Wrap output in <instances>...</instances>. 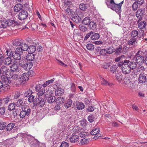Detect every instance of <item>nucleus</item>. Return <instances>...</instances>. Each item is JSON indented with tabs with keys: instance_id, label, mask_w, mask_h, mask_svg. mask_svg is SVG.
<instances>
[{
	"instance_id": "1",
	"label": "nucleus",
	"mask_w": 147,
	"mask_h": 147,
	"mask_svg": "<svg viewBox=\"0 0 147 147\" xmlns=\"http://www.w3.org/2000/svg\"><path fill=\"white\" fill-rule=\"evenodd\" d=\"M105 3L107 7L117 13L119 14L121 11V7L123 3V1L119 4L115 3L114 0H105Z\"/></svg>"
},
{
	"instance_id": "2",
	"label": "nucleus",
	"mask_w": 147,
	"mask_h": 147,
	"mask_svg": "<svg viewBox=\"0 0 147 147\" xmlns=\"http://www.w3.org/2000/svg\"><path fill=\"white\" fill-rule=\"evenodd\" d=\"M84 13L80 9H76L72 13L71 20L77 23H80L82 22V18L84 17Z\"/></svg>"
},
{
	"instance_id": "3",
	"label": "nucleus",
	"mask_w": 147,
	"mask_h": 147,
	"mask_svg": "<svg viewBox=\"0 0 147 147\" xmlns=\"http://www.w3.org/2000/svg\"><path fill=\"white\" fill-rule=\"evenodd\" d=\"M144 53L141 50H139L134 57V60L136 63L140 65H142L144 62Z\"/></svg>"
},
{
	"instance_id": "4",
	"label": "nucleus",
	"mask_w": 147,
	"mask_h": 147,
	"mask_svg": "<svg viewBox=\"0 0 147 147\" xmlns=\"http://www.w3.org/2000/svg\"><path fill=\"white\" fill-rule=\"evenodd\" d=\"M131 78L128 76H125L124 78V83L129 88L134 87V84L133 83L131 82Z\"/></svg>"
},
{
	"instance_id": "5",
	"label": "nucleus",
	"mask_w": 147,
	"mask_h": 147,
	"mask_svg": "<svg viewBox=\"0 0 147 147\" xmlns=\"http://www.w3.org/2000/svg\"><path fill=\"white\" fill-rule=\"evenodd\" d=\"M22 53L23 52L21 51V50L19 49V48H17L16 49L15 53H13V57L16 60H20L21 59V55Z\"/></svg>"
},
{
	"instance_id": "6",
	"label": "nucleus",
	"mask_w": 147,
	"mask_h": 147,
	"mask_svg": "<svg viewBox=\"0 0 147 147\" xmlns=\"http://www.w3.org/2000/svg\"><path fill=\"white\" fill-rule=\"evenodd\" d=\"M22 61H20L19 62V64L25 70L28 71L33 66V64L32 62H30L22 64L21 63Z\"/></svg>"
},
{
	"instance_id": "7",
	"label": "nucleus",
	"mask_w": 147,
	"mask_h": 147,
	"mask_svg": "<svg viewBox=\"0 0 147 147\" xmlns=\"http://www.w3.org/2000/svg\"><path fill=\"white\" fill-rule=\"evenodd\" d=\"M28 16V13L25 10L21 11L18 15V18L20 20L26 19Z\"/></svg>"
},
{
	"instance_id": "8",
	"label": "nucleus",
	"mask_w": 147,
	"mask_h": 147,
	"mask_svg": "<svg viewBox=\"0 0 147 147\" xmlns=\"http://www.w3.org/2000/svg\"><path fill=\"white\" fill-rule=\"evenodd\" d=\"M31 109L30 108L24 109L20 113V117L21 118H24L26 115L28 116L30 113Z\"/></svg>"
},
{
	"instance_id": "9",
	"label": "nucleus",
	"mask_w": 147,
	"mask_h": 147,
	"mask_svg": "<svg viewBox=\"0 0 147 147\" xmlns=\"http://www.w3.org/2000/svg\"><path fill=\"white\" fill-rule=\"evenodd\" d=\"M45 98H41L39 97L35 98V102H34V103L36 105L38 104L40 106L42 107L45 105Z\"/></svg>"
},
{
	"instance_id": "10",
	"label": "nucleus",
	"mask_w": 147,
	"mask_h": 147,
	"mask_svg": "<svg viewBox=\"0 0 147 147\" xmlns=\"http://www.w3.org/2000/svg\"><path fill=\"white\" fill-rule=\"evenodd\" d=\"M129 63L124 64L121 67L122 71L124 74H129L131 71L130 68L129 67Z\"/></svg>"
},
{
	"instance_id": "11",
	"label": "nucleus",
	"mask_w": 147,
	"mask_h": 147,
	"mask_svg": "<svg viewBox=\"0 0 147 147\" xmlns=\"http://www.w3.org/2000/svg\"><path fill=\"white\" fill-rule=\"evenodd\" d=\"M130 36L131 38H137L138 40H140L142 36L138 34V32L136 30H133L130 32Z\"/></svg>"
},
{
	"instance_id": "12",
	"label": "nucleus",
	"mask_w": 147,
	"mask_h": 147,
	"mask_svg": "<svg viewBox=\"0 0 147 147\" xmlns=\"http://www.w3.org/2000/svg\"><path fill=\"white\" fill-rule=\"evenodd\" d=\"M9 68L7 66L3 65L0 67V75L1 74L3 75H7V73L9 72Z\"/></svg>"
},
{
	"instance_id": "13",
	"label": "nucleus",
	"mask_w": 147,
	"mask_h": 147,
	"mask_svg": "<svg viewBox=\"0 0 147 147\" xmlns=\"http://www.w3.org/2000/svg\"><path fill=\"white\" fill-rule=\"evenodd\" d=\"M143 13V11L142 9H138L136 13V16L137 18L138 19V22H140L142 18Z\"/></svg>"
},
{
	"instance_id": "14",
	"label": "nucleus",
	"mask_w": 147,
	"mask_h": 147,
	"mask_svg": "<svg viewBox=\"0 0 147 147\" xmlns=\"http://www.w3.org/2000/svg\"><path fill=\"white\" fill-rule=\"evenodd\" d=\"M6 75H3L1 76V79L2 82L5 84V86L11 83V80H9Z\"/></svg>"
},
{
	"instance_id": "15",
	"label": "nucleus",
	"mask_w": 147,
	"mask_h": 147,
	"mask_svg": "<svg viewBox=\"0 0 147 147\" xmlns=\"http://www.w3.org/2000/svg\"><path fill=\"white\" fill-rule=\"evenodd\" d=\"M10 70L13 71H19L20 70L19 65L16 62L14 63L11 65Z\"/></svg>"
},
{
	"instance_id": "16",
	"label": "nucleus",
	"mask_w": 147,
	"mask_h": 147,
	"mask_svg": "<svg viewBox=\"0 0 147 147\" xmlns=\"http://www.w3.org/2000/svg\"><path fill=\"white\" fill-rule=\"evenodd\" d=\"M138 80L140 83H145L146 82V78L145 75L141 74L139 75Z\"/></svg>"
},
{
	"instance_id": "17",
	"label": "nucleus",
	"mask_w": 147,
	"mask_h": 147,
	"mask_svg": "<svg viewBox=\"0 0 147 147\" xmlns=\"http://www.w3.org/2000/svg\"><path fill=\"white\" fill-rule=\"evenodd\" d=\"M9 78L11 79V81H17L19 79L18 78V75L16 74H10L9 76Z\"/></svg>"
},
{
	"instance_id": "18",
	"label": "nucleus",
	"mask_w": 147,
	"mask_h": 147,
	"mask_svg": "<svg viewBox=\"0 0 147 147\" xmlns=\"http://www.w3.org/2000/svg\"><path fill=\"white\" fill-rule=\"evenodd\" d=\"M138 40L137 39V38H132L128 40L127 42V43L128 45L130 46L132 45L134 47L135 46L136 43H137L138 41Z\"/></svg>"
},
{
	"instance_id": "19",
	"label": "nucleus",
	"mask_w": 147,
	"mask_h": 147,
	"mask_svg": "<svg viewBox=\"0 0 147 147\" xmlns=\"http://www.w3.org/2000/svg\"><path fill=\"white\" fill-rule=\"evenodd\" d=\"M76 106H74L75 108H77L79 110H81L83 109L85 107V105L83 103L80 102H76Z\"/></svg>"
},
{
	"instance_id": "20",
	"label": "nucleus",
	"mask_w": 147,
	"mask_h": 147,
	"mask_svg": "<svg viewBox=\"0 0 147 147\" xmlns=\"http://www.w3.org/2000/svg\"><path fill=\"white\" fill-rule=\"evenodd\" d=\"M35 58V54L32 53H29L26 57V59L29 61H33Z\"/></svg>"
},
{
	"instance_id": "21",
	"label": "nucleus",
	"mask_w": 147,
	"mask_h": 147,
	"mask_svg": "<svg viewBox=\"0 0 147 147\" xmlns=\"http://www.w3.org/2000/svg\"><path fill=\"white\" fill-rule=\"evenodd\" d=\"M28 46L26 43H21L19 49L21 50V51H26L28 50Z\"/></svg>"
},
{
	"instance_id": "22",
	"label": "nucleus",
	"mask_w": 147,
	"mask_h": 147,
	"mask_svg": "<svg viewBox=\"0 0 147 147\" xmlns=\"http://www.w3.org/2000/svg\"><path fill=\"white\" fill-rule=\"evenodd\" d=\"M89 7L88 4L82 3L80 4L79 6L80 9L81 10L85 11Z\"/></svg>"
},
{
	"instance_id": "23",
	"label": "nucleus",
	"mask_w": 147,
	"mask_h": 147,
	"mask_svg": "<svg viewBox=\"0 0 147 147\" xmlns=\"http://www.w3.org/2000/svg\"><path fill=\"white\" fill-rule=\"evenodd\" d=\"M23 6L20 4H18L16 5L14 8V11L15 12H18L22 10Z\"/></svg>"
},
{
	"instance_id": "24",
	"label": "nucleus",
	"mask_w": 147,
	"mask_h": 147,
	"mask_svg": "<svg viewBox=\"0 0 147 147\" xmlns=\"http://www.w3.org/2000/svg\"><path fill=\"white\" fill-rule=\"evenodd\" d=\"M7 20H1L0 21V26L2 28H5L8 26Z\"/></svg>"
},
{
	"instance_id": "25",
	"label": "nucleus",
	"mask_w": 147,
	"mask_h": 147,
	"mask_svg": "<svg viewBox=\"0 0 147 147\" xmlns=\"http://www.w3.org/2000/svg\"><path fill=\"white\" fill-rule=\"evenodd\" d=\"M8 26H11L12 27L15 26L18 24V23L14 20H7Z\"/></svg>"
},
{
	"instance_id": "26",
	"label": "nucleus",
	"mask_w": 147,
	"mask_h": 147,
	"mask_svg": "<svg viewBox=\"0 0 147 147\" xmlns=\"http://www.w3.org/2000/svg\"><path fill=\"white\" fill-rule=\"evenodd\" d=\"M90 19V17H86L84 18L83 20H82V23L84 24L88 25L91 21Z\"/></svg>"
},
{
	"instance_id": "27",
	"label": "nucleus",
	"mask_w": 147,
	"mask_h": 147,
	"mask_svg": "<svg viewBox=\"0 0 147 147\" xmlns=\"http://www.w3.org/2000/svg\"><path fill=\"white\" fill-rule=\"evenodd\" d=\"M12 61L10 57H6L5 58L3 61L4 63L6 65L10 64Z\"/></svg>"
},
{
	"instance_id": "28",
	"label": "nucleus",
	"mask_w": 147,
	"mask_h": 147,
	"mask_svg": "<svg viewBox=\"0 0 147 147\" xmlns=\"http://www.w3.org/2000/svg\"><path fill=\"white\" fill-rule=\"evenodd\" d=\"M100 38V35L98 33H96L93 34L90 36V39L93 40L98 39Z\"/></svg>"
},
{
	"instance_id": "29",
	"label": "nucleus",
	"mask_w": 147,
	"mask_h": 147,
	"mask_svg": "<svg viewBox=\"0 0 147 147\" xmlns=\"http://www.w3.org/2000/svg\"><path fill=\"white\" fill-rule=\"evenodd\" d=\"M14 126V123H10L7 125L6 127V130L7 131H10L12 129Z\"/></svg>"
},
{
	"instance_id": "30",
	"label": "nucleus",
	"mask_w": 147,
	"mask_h": 147,
	"mask_svg": "<svg viewBox=\"0 0 147 147\" xmlns=\"http://www.w3.org/2000/svg\"><path fill=\"white\" fill-rule=\"evenodd\" d=\"M117 68L118 67L117 65H113L110 67V71L113 74L115 73L117 71Z\"/></svg>"
},
{
	"instance_id": "31",
	"label": "nucleus",
	"mask_w": 147,
	"mask_h": 147,
	"mask_svg": "<svg viewBox=\"0 0 147 147\" xmlns=\"http://www.w3.org/2000/svg\"><path fill=\"white\" fill-rule=\"evenodd\" d=\"M125 58V57L123 55H122L120 56L116 57L115 59V61L116 62H118L119 61H123V59H124Z\"/></svg>"
},
{
	"instance_id": "32",
	"label": "nucleus",
	"mask_w": 147,
	"mask_h": 147,
	"mask_svg": "<svg viewBox=\"0 0 147 147\" xmlns=\"http://www.w3.org/2000/svg\"><path fill=\"white\" fill-rule=\"evenodd\" d=\"M36 50V48L35 46L32 45L29 47L28 51L30 53H33Z\"/></svg>"
},
{
	"instance_id": "33",
	"label": "nucleus",
	"mask_w": 147,
	"mask_h": 147,
	"mask_svg": "<svg viewBox=\"0 0 147 147\" xmlns=\"http://www.w3.org/2000/svg\"><path fill=\"white\" fill-rule=\"evenodd\" d=\"M22 78L23 81H26L28 80L29 79L28 74L25 73L23 74L22 75Z\"/></svg>"
},
{
	"instance_id": "34",
	"label": "nucleus",
	"mask_w": 147,
	"mask_h": 147,
	"mask_svg": "<svg viewBox=\"0 0 147 147\" xmlns=\"http://www.w3.org/2000/svg\"><path fill=\"white\" fill-rule=\"evenodd\" d=\"M130 61L129 60H125L123 61H121L118 63L117 65L119 67H120L121 66H123V65H124V64L125 63H129Z\"/></svg>"
},
{
	"instance_id": "35",
	"label": "nucleus",
	"mask_w": 147,
	"mask_h": 147,
	"mask_svg": "<svg viewBox=\"0 0 147 147\" xmlns=\"http://www.w3.org/2000/svg\"><path fill=\"white\" fill-rule=\"evenodd\" d=\"M88 25L89 28L90 30L93 29L96 27V24L95 22L91 21Z\"/></svg>"
},
{
	"instance_id": "36",
	"label": "nucleus",
	"mask_w": 147,
	"mask_h": 147,
	"mask_svg": "<svg viewBox=\"0 0 147 147\" xmlns=\"http://www.w3.org/2000/svg\"><path fill=\"white\" fill-rule=\"evenodd\" d=\"M79 28L81 31L83 32L86 31L88 30V28L86 26L82 24L79 25Z\"/></svg>"
},
{
	"instance_id": "37",
	"label": "nucleus",
	"mask_w": 147,
	"mask_h": 147,
	"mask_svg": "<svg viewBox=\"0 0 147 147\" xmlns=\"http://www.w3.org/2000/svg\"><path fill=\"white\" fill-rule=\"evenodd\" d=\"M129 67L130 68V69H133L136 68L137 67L136 63L134 62H131L130 63L129 62Z\"/></svg>"
},
{
	"instance_id": "38",
	"label": "nucleus",
	"mask_w": 147,
	"mask_h": 147,
	"mask_svg": "<svg viewBox=\"0 0 147 147\" xmlns=\"http://www.w3.org/2000/svg\"><path fill=\"white\" fill-rule=\"evenodd\" d=\"M55 99V97L54 96H48L47 101L49 103H51L54 102Z\"/></svg>"
},
{
	"instance_id": "39",
	"label": "nucleus",
	"mask_w": 147,
	"mask_h": 147,
	"mask_svg": "<svg viewBox=\"0 0 147 147\" xmlns=\"http://www.w3.org/2000/svg\"><path fill=\"white\" fill-rule=\"evenodd\" d=\"M23 98H20L18 99L15 103L16 107H19L22 105L23 104Z\"/></svg>"
},
{
	"instance_id": "40",
	"label": "nucleus",
	"mask_w": 147,
	"mask_h": 147,
	"mask_svg": "<svg viewBox=\"0 0 147 147\" xmlns=\"http://www.w3.org/2000/svg\"><path fill=\"white\" fill-rule=\"evenodd\" d=\"M139 23L138 27L140 29L144 28L146 26V23L145 21L140 22Z\"/></svg>"
},
{
	"instance_id": "41",
	"label": "nucleus",
	"mask_w": 147,
	"mask_h": 147,
	"mask_svg": "<svg viewBox=\"0 0 147 147\" xmlns=\"http://www.w3.org/2000/svg\"><path fill=\"white\" fill-rule=\"evenodd\" d=\"M78 137L76 135H74L70 138V140L71 142H75L78 140Z\"/></svg>"
},
{
	"instance_id": "42",
	"label": "nucleus",
	"mask_w": 147,
	"mask_h": 147,
	"mask_svg": "<svg viewBox=\"0 0 147 147\" xmlns=\"http://www.w3.org/2000/svg\"><path fill=\"white\" fill-rule=\"evenodd\" d=\"M28 101L30 103L33 102H35V99H34V96L33 95H31L28 97Z\"/></svg>"
},
{
	"instance_id": "43",
	"label": "nucleus",
	"mask_w": 147,
	"mask_h": 147,
	"mask_svg": "<svg viewBox=\"0 0 147 147\" xmlns=\"http://www.w3.org/2000/svg\"><path fill=\"white\" fill-rule=\"evenodd\" d=\"M107 54H111L115 51V49L113 47H108L106 49Z\"/></svg>"
},
{
	"instance_id": "44",
	"label": "nucleus",
	"mask_w": 147,
	"mask_h": 147,
	"mask_svg": "<svg viewBox=\"0 0 147 147\" xmlns=\"http://www.w3.org/2000/svg\"><path fill=\"white\" fill-rule=\"evenodd\" d=\"M99 131L98 128L94 129L91 132L90 134L94 135L97 134Z\"/></svg>"
},
{
	"instance_id": "45",
	"label": "nucleus",
	"mask_w": 147,
	"mask_h": 147,
	"mask_svg": "<svg viewBox=\"0 0 147 147\" xmlns=\"http://www.w3.org/2000/svg\"><path fill=\"white\" fill-rule=\"evenodd\" d=\"M16 106L15 103H10L8 106V109L9 111L13 110L15 108Z\"/></svg>"
},
{
	"instance_id": "46",
	"label": "nucleus",
	"mask_w": 147,
	"mask_h": 147,
	"mask_svg": "<svg viewBox=\"0 0 147 147\" xmlns=\"http://www.w3.org/2000/svg\"><path fill=\"white\" fill-rule=\"evenodd\" d=\"M94 119V116L93 115H90L88 117V121L90 123L93 122Z\"/></svg>"
},
{
	"instance_id": "47",
	"label": "nucleus",
	"mask_w": 147,
	"mask_h": 147,
	"mask_svg": "<svg viewBox=\"0 0 147 147\" xmlns=\"http://www.w3.org/2000/svg\"><path fill=\"white\" fill-rule=\"evenodd\" d=\"M86 48L89 50H92L94 48V45L91 44H88L86 45Z\"/></svg>"
},
{
	"instance_id": "48",
	"label": "nucleus",
	"mask_w": 147,
	"mask_h": 147,
	"mask_svg": "<svg viewBox=\"0 0 147 147\" xmlns=\"http://www.w3.org/2000/svg\"><path fill=\"white\" fill-rule=\"evenodd\" d=\"M32 90H29L26 92L24 94V95L25 97H28L32 94Z\"/></svg>"
},
{
	"instance_id": "49",
	"label": "nucleus",
	"mask_w": 147,
	"mask_h": 147,
	"mask_svg": "<svg viewBox=\"0 0 147 147\" xmlns=\"http://www.w3.org/2000/svg\"><path fill=\"white\" fill-rule=\"evenodd\" d=\"M115 77L116 80H117L119 82H121L122 80V76L118 74L115 75Z\"/></svg>"
},
{
	"instance_id": "50",
	"label": "nucleus",
	"mask_w": 147,
	"mask_h": 147,
	"mask_svg": "<svg viewBox=\"0 0 147 147\" xmlns=\"http://www.w3.org/2000/svg\"><path fill=\"white\" fill-rule=\"evenodd\" d=\"M21 44V42L18 39L15 40L13 42V45L16 46H20Z\"/></svg>"
},
{
	"instance_id": "51",
	"label": "nucleus",
	"mask_w": 147,
	"mask_h": 147,
	"mask_svg": "<svg viewBox=\"0 0 147 147\" xmlns=\"http://www.w3.org/2000/svg\"><path fill=\"white\" fill-rule=\"evenodd\" d=\"M101 82L102 84L106 86L109 85V86H111L112 84H109L106 80H105L103 78H102L101 80Z\"/></svg>"
},
{
	"instance_id": "52",
	"label": "nucleus",
	"mask_w": 147,
	"mask_h": 147,
	"mask_svg": "<svg viewBox=\"0 0 147 147\" xmlns=\"http://www.w3.org/2000/svg\"><path fill=\"white\" fill-rule=\"evenodd\" d=\"M5 52L7 53V54L8 56L13 57V53L12 52L11 50L7 49Z\"/></svg>"
},
{
	"instance_id": "53",
	"label": "nucleus",
	"mask_w": 147,
	"mask_h": 147,
	"mask_svg": "<svg viewBox=\"0 0 147 147\" xmlns=\"http://www.w3.org/2000/svg\"><path fill=\"white\" fill-rule=\"evenodd\" d=\"M3 99V103H4L5 104H7L9 100V98L7 96L5 98H2Z\"/></svg>"
},
{
	"instance_id": "54",
	"label": "nucleus",
	"mask_w": 147,
	"mask_h": 147,
	"mask_svg": "<svg viewBox=\"0 0 147 147\" xmlns=\"http://www.w3.org/2000/svg\"><path fill=\"white\" fill-rule=\"evenodd\" d=\"M45 90L44 89H42L40 90L37 93L38 96H41L45 93Z\"/></svg>"
},
{
	"instance_id": "55",
	"label": "nucleus",
	"mask_w": 147,
	"mask_h": 147,
	"mask_svg": "<svg viewBox=\"0 0 147 147\" xmlns=\"http://www.w3.org/2000/svg\"><path fill=\"white\" fill-rule=\"evenodd\" d=\"M56 91L57 92V93H59V94L63 93L64 91L63 89L60 88L58 87L57 88L56 90Z\"/></svg>"
},
{
	"instance_id": "56",
	"label": "nucleus",
	"mask_w": 147,
	"mask_h": 147,
	"mask_svg": "<svg viewBox=\"0 0 147 147\" xmlns=\"http://www.w3.org/2000/svg\"><path fill=\"white\" fill-rule=\"evenodd\" d=\"M69 146L68 143L65 142H63L59 147H68Z\"/></svg>"
},
{
	"instance_id": "57",
	"label": "nucleus",
	"mask_w": 147,
	"mask_h": 147,
	"mask_svg": "<svg viewBox=\"0 0 147 147\" xmlns=\"http://www.w3.org/2000/svg\"><path fill=\"white\" fill-rule=\"evenodd\" d=\"M99 53L100 55H105L106 54H107L106 49H101Z\"/></svg>"
},
{
	"instance_id": "58",
	"label": "nucleus",
	"mask_w": 147,
	"mask_h": 147,
	"mask_svg": "<svg viewBox=\"0 0 147 147\" xmlns=\"http://www.w3.org/2000/svg\"><path fill=\"white\" fill-rule=\"evenodd\" d=\"M6 126V123L5 122H3L1 123L0 122V130H2L4 129L5 127Z\"/></svg>"
},
{
	"instance_id": "59",
	"label": "nucleus",
	"mask_w": 147,
	"mask_h": 147,
	"mask_svg": "<svg viewBox=\"0 0 147 147\" xmlns=\"http://www.w3.org/2000/svg\"><path fill=\"white\" fill-rule=\"evenodd\" d=\"M94 32L91 31L89 33L87 34L84 38V40H87L90 37L91 35Z\"/></svg>"
},
{
	"instance_id": "60",
	"label": "nucleus",
	"mask_w": 147,
	"mask_h": 147,
	"mask_svg": "<svg viewBox=\"0 0 147 147\" xmlns=\"http://www.w3.org/2000/svg\"><path fill=\"white\" fill-rule=\"evenodd\" d=\"M122 50V47H119V48L116 49L115 50V53L116 54H118L121 53Z\"/></svg>"
},
{
	"instance_id": "61",
	"label": "nucleus",
	"mask_w": 147,
	"mask_h": 147,
	"mask_svg": "<svg viewBox=\"0 0 147 147\" xmlns=\"http://www.w3.org/2000/svg\"><path fill=\"white\" fill-rule=\"evenodd\" d=\"M137 4V3L135 2L133 4L132 8L134 11H135L137 9L138 7V5Z\"/></svg>"
},
{
	"instance_id": "62",
	"label": "nucleus",
	"mask_w": 147,
	"mask_h": 147,
	"mask_svg": "<svg viewBox=\"0 0 147 147\" xmlns=\"http://www.w3.org/2000/svg\"><path fill=\"white\" fill-rule=\"evenodd\" d=\"M5 108L2 107L0 108V113L1 115H3L5 113Z\"/></svg>"
},
{
	"instance_id": "63",
	"label": "nucleus",
	"mask_w": 147,
	"mask_h": 147,
	"mask_svg": "<svg viewBox=\"0 0 147 147\" xmlns=\"http://www.w3.org/2000/svg\"><path fill=\"white\" fill-rule=\"evenodd\" d=\"M53 93V92L51 90H48L46 92H45V94L46 95H49L50 96Z\"/></svg>"
},
{
	"instance_id": "64",
	"label": "nucleus",
	"mask_w": 147,
	"mask_h": 147,
	"mask_svg": "<svg viewBox=\"0 0 147 147\" xmlns=\"http://www.w3.org/2000/svg\"><path fill=\"white\" fill-rule=\"evenodd\" d=\"M88 142V140L85 138H84L81 140L80 142L82 144H84L87 143Z\"/></svg>"
}]
</instances>
